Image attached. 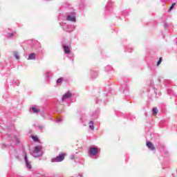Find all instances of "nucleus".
Instances as JSON below:
<instances>
[{
  "instance_id": "obj_3",
  "label": "nucleus",
  "mask_w": 177,
  "mask_h": 177,
  "mask_svg": "<svg viewBox=\"0 0 177 177\" xmlns=\"http://www.w3.org/2000/svg\"><path fill=\"white\" fill-rule=\"evenodd\" d=\"M8 140L11 143V146L15 145L16 146H19L20 145V140L17 138V137L13 134L9 136Z\"/></svg>"
},
{
  "instance_id": "obj_36",
  "label": "nucleus",
  "mask_w": 177,
  "mask_h": 177,
  "mask_svg": "<svg viewBox=\"0 0 177 177\" xmlns=\"http://www.w3.org/2000/svg\"><path fill=\"white\" fill-rule=\"evenodd\" d=\"M2 147H3V149H4V147H6V145H5V144L2 145Z\"/></svg>"
},
{
  "instance_id": "obj_12",
  "label": "nucleus",
  "mask_w": 177,
  "mask_h": 177,
  "mask_svg": "<svg viewBox=\"0 0 177 177\" xmlns=\"http://www.w3.org/2000/svg\"><path fill=\"white\" fill-rule=\"evenodd\" d=\"M16 37H17V33H16V32H8L7 34V38H15Z\"/></svg>"
},
{
  "instance_id": "obj_14",
  "label": "nucleus",
  "mask_w": 177,
  "mask_h": 177,
  "mask_svg": "<svg viewBox=\"0 0 177 177\" xmlns=\"http://www.w3.org/2000/svg\"><path fill=\"white\" fill-rule=\"evenodd\" d=\"M63 48H64V53H66V55H67V53H70L71 52L70 50V47H68V46L63 45Z\"/></svg>"
},
{
  "instance_id": "obj_9",
  "label": "nucleus",
  "mask_w": 177,
  "mask_h": 177,
  "mask_svg": "<svg viewBox=\"0 0 177 177\" xmlns=\"http://www.w3.org/2000/svg\"><path fill=\"white\" fill-rule=\"evenodd\" d=\"M129 91V87L128 86V84H124L120 86V91L122 93H125V92H128Z\"/></svg>"
},
{
  "instance_id": "obj_18",
  "label": "nucleus",
  "mask_w": 177,
  "mask_h": 177,
  "mask_svg": "<svg viewBox=\"0 0 177 177\" xmlns=\"http://www.w3.org/2000/svg\"><path fill=\"white\" fill-rule=\"evenodd\" d=\"M46 78H50L52 77V72L47 71L44 73Z\"/></svg>"
},
{
  "instance_id": "obj_11",
  "label": "nucleus",
  "mask_w": 177,
  "mask_h": 177,
  "mask_svg": "<svg viewBox=\"0 0 177 177\" xmlns=\"http://www.w3.org/2000/svg\"><path fill=\"white\" fill-rule=\"evenodd\" d=\"M30 112L32 113L33 114H39V109H38L35 106H33V107L30 109Z\"/></svg>"
},
{
  "instance_id": "obj_31",
  "label": "nucleus",
  "mask_w": 177,
  "mask_h": 177,
  "mask_svg": "<svg viewBox=\"0 0 177 177\" xmlns=\"http://www.w3.org/2000/svg\"><path fill=\"white\" fill-rule=\"evenodd\" d=\"M14 84H15V85H17V86H19V84H20V81H19V80H15V81L14 82Z\"/></svg>"
},
{
  "instance_id": "obj_7",
  "label": "nucleus",
  "mask_w": 177,
  "mask_h": 177,
  "mask_svg": "<svg viewBox=\"0 0 177 177\" xmlns=\"http://www.w3.org/2000/svg\"><path fill=\"white\" fill-rule=\"evenodd\" d=\"M72 97L73 94L71 92L68 91L62 95V102H66V100H68V99H71Z\"/></svg>"
},
{
  "instance_id": "obj_24",
  "label": "nucleus",
  "mask_w": 177,
  "mask_h": 177,
  "mask_svg": "<svg viewBox=\"0 0 177 177\" xmlns=\"http://www.w3.org/2000/svg\"><path fill=\"white\" fill-rule=\"evenodd\" d=\"M26 165L27 168H28V169H31V163H30L29 162H26Z\"/></svg>"
},
{
  "instance_id": "obj_32",
  "label": "nucleus",
  "mask_w": 177,
  "mask_h": 177,
  "mask_svg": "<svg viewBox=\"0 0 177 177\" xmlns=\"http://www.w3.org/2000/svg\"><path fill=\"white\" fill-rule=\"evenodd\" d=\"M54 121H55V122H62L63 120L62 119H57Z\"/></svg>"
},
{
  "instance_id": "obj_27",
  "label": "nucleus",
  "mask_w": 177,
  "mask_h": 177,
  "mask_svg": "<svg viewBox=\"0 0 177 177\" xmlns=\"http://www.w3.org/2000/svg\"><path fill=\"white\" fill-rule=\"evenodd\" d=\"M161 62H162V57H160L159 60L157 62V66H160V64H161Z\"/></svg>"
},
{
  "instance_id": "obj_23",
  "label": "nucleus",
  "mask_w": 177,
  "mask_h": 177,
  "mask_svg": "<svg viewBox=\"0 0 177 177\" xmlns=\"http://www.w3.org/2000/svg\"><path fill=\"white\" fill-rule=\"evenodd\" d=\"M175 5H176V3H172L169 8L168 12H171V10H172V9H174V8H175Z\"/></svg>"
},
{
  "instance_id": "obj_10",
  "label": "nucleus",
  "mask_w": 177,
  "mask_h": 177,
  "mask_svg": "<svg viewBox=\"0 0 177 177\" xmlns=\"http://www.w3.org/2000/svg\"><path fill=\"white\" fill-rule=\"evenodd\" d=\"M147 146L148 149H149L152 151L156 150V147H154L153 143H151V142H150V141H147Z\"/></svg>"
},
{
  "instance_id": "obj_15",
  "label": "nucleus",
  "mask_w": 177,
  "mask_h": 177,
  "mask_svg": "<svg viewBox=\"0 0 177 177\" xmlns=\"http://www.w3.org/2000/svg\"><path fill=\"white\" fill-rule=\"evenodd\" d=\"M67 57L70 59V60H72V62H74V53H71V51L66 54Z\"/></svg>"
},
{
  "instance_id": "obj_4",
  "label": "nucleus",
  "mask_w": 177,
  "mask_h": 177,
  "mask_svg": "<svg viewBox=\"0 0 177 177\" xmlns=\"http://www.w3.org/2000/svg\"><path fill=\"white\" fill-rule=\"evenodd\" d=\"M66 20L68 21H72L73 23H75V21H77V18H75V12H72L69 13L66 16Z\"/></svg>"
},
{
  "instance_id": "obj_37",
  "label": "nucleus",
  "mask_w": 177,
  "mask_h": 177,
  "mask_svg": "<svg viewBox=\"0 0 177 177\" xmlns=\"http://www.w3.org/2000/svg\"><path fill=\"white\" fill-rule=\"evenodd\" d=\"M95 101L97 102V103H99L100 100L96 99Z\"/></svg>"
},
{
  "instance_id": "obj_20",
  "label": "nucleus",
  "mask_w": 177,
  "mask_h": 177,
  "mask_svg": "<svg viewBox=\"0 0 177 177\" xmlns=\"http://www.w3.org/2000/svg\"><path fill=\"white\" fill-rule=\"evenodd\" d=\"M105 71H111V70H113V67H111V66H106L104 68Z\"/></svg>"
},
{
  "instance_id": "obj_2",
  "label": "nucleus",
  "mask_w": 177,
  "mask_h": 177,
  "mask_svg": "<svg viewBox=\"0 0 177 177\" xmlns=\"http://www.w3.org/2000/svg\"><path fill=\"white\" fill-rule=\"evenodd\" d=\"M100 149L96 147H93L89 149L88 151V156L89 157H95V158H97L99 156L97 154H99Z\"/></svg>"
},
{
  "instance_id": "obj_33",
  "label": "nucleus",
  "mask_w": 177,
  "mask_h": 177,
  "mask_svg": "<svg viewBox=\"0 0 177 177\" xmlns=\"http://www.w3.org/2000/svg\"><path fill=\"white\" fill-rule=\"evenodd\" d=\"M74 158H75V155H71V160H74Z\"/></svg>"
},
{
  "instance_id": "obj_8",
  "label": "nucleus",
  "mask_w": 177,
  "mask_h": 177,
  "mask_svg": "<svg viewBox=\"0 0 177 177\" xmlns=\"http://www.w3.org/2000/svg\"><path fill=\"white\" fill-rule=\"evenodd\" d=\"M112 8H113V1H111V0H109L108 3L105 7L106 12L110 13V12H111Z\"/></svg>"
},
{
  "instance_id": "obj_35",
  "label": "nucleus",
  "mask_w": 177,
  "mask_h": 177,
  "mask_svg": "<svg viewBox=\"0 0 177 177\" xmlns=\"http://www.w3.org/2000/svg\"><path fill=\"white\" fill-rule=\"evenodd\" d=\"M93 117H94V118H97L99 117V115L97 114L95 116V114L93 113Z\"/></svg>"
},
{
  "instance_id": "obj_17",
  "label": "nucleus",
  "mask_w": 177,
  "mask_h": 177,
  "mask_svg": "<svg viewBox=\"0 0 177 177\" xmlns=\"http://www.w3.org/2000/svg\"><path fill=\"white\" fill-rule=\"evenodd\" d=\"M22 156L24 157L25 162H28V158L27 157V152H26V150H23Z\"/></svg>"
},
{
  "instance_id": "obj_38",
  "label": "nucleus",
  "mask_w": 177,
  "mask_h": 177,
  "mask_svg": "<svg viewBox=\"0 0 177 177\" xmlns=\"http://www.w3.org/2000/svg\"><path fill=\"white\" fill-rule=\"evenodd\" d=\"M39 129H42V126H39Z\"/></svg>"
},
{
  "instance_id": "obj_30",
  "label": "nucleus",
  "mask_w": 177,
  "mask_h": 177,
  "mask_svg": "<svg viewBox=\"0 0 177 177\" xmlns=\"http://www.w3.org/2000/svg\"><path fill=\"white\" fill-rule=\"evenodd\" d=\"M123 16H128L129 15V12L127 10L124 11L122 13Z\"/></svg>"
},
{
  "instance_id": "obj_22",
  "label": "nucleus",
  "mask_w": 177,
  "mask_h": 177,
  "mask_svg": "<svg viewBox=\"0 0 177 177\" xmlns=\"http://www.w3.org/2000/svg\"><path fill=\"white\" fill-rule=\"evenodd\" d=\"M32 140H34V142H39V139L38 138V137H37L35 136H32Z\"/></svg>"
},
{
  "instance_id": "obj_39",
  "label": "nucleus",
  "mask_w": 177,
  "mask_h": 177,
  "mask_svg": "<svg viewBox=\"0 0 177 177\" xmlns=\"http://www.w3.org/2000/svg\"><path fill=\"white\" fill-rule=\"evenodd\" d=\"M167 82H168V84H169L171 82V81L168 80Z\"/></svg>"
},
{
  "instance_id": "obj_13",
  "label": "nucleus",
  "mask_w": 177,
  "mask_h": 177,
  "mask_svg": "<svg viewBox=\"0 0 177 177\" xmlns=\"http://www.w3.org/2000/svg\"><path fill=\"white\" fill-rule=\"evenodd\" d=\"M36 56H35V53H32L30 54H29L28 57V60H35L36 59Z\"/></svg>"
},
{
  "instance_id": "obj_5",
  "label": "nucleus",
  "mask_w": 177,
  "mask_h": 177,
  "mask_svg": "<svg viewBox=\"0 0 177 177\" xmlns=\"http://www.w3.org/2000/svg\"><path fill=\"white\" fill-rule=\"evenodd\" d=\"M64 160V154L61 153L51 160V162H62Z\"/></svg>"
},
{
  "instance_id": "obj_28",
  "label": "nucleus",
  "mask_w": 177,
  "mask_h": 177,
  "mask_svg": "<svg viewBox=\"0 0 177 177\" xmlns=\"http://www.w3.org/2000/svg\"><path fill=\"white\" fill-rule=\"evenodd\" d=\"M62 81H63V77H60L57 80L56 82H57V84H59V83L62 82Z\"/></svg>"
},
{
  "instance_id": "obj_26",
  "label": "nucleus",
  "mask_w": 177,
  "mask_h": 177,
  "mask_svg": "<svg viewBox=\"0 0 177 177\" xmlns=\"http://www.w3.org/2000/svg\"><path fill=\"white\" fill-rule=\"evenodd\" d=\"M40 115L43 118H45L46 115V113L44 112V111H41L40 113Z\"/></svg>"
},
{
  "instance_id": "obj_25",
  "label": "nucleus",
  "mask_w": 177,
  "mask_h": 177,
  "mask_svg": "<svg viewBox=\"0 0 177 177\" xmlns=\"http://www.w3.org/2000/svg\"><path fill=\"white\" fill-rule=\"evenodd\" d=\"M14 56H15V59H17V60H19L20 59V57H19V53H15L14 54Z\"/></svg>"
},
{
  "instance_id": "obj_19",
  "label": "nucleus",
  "mask_w": 177,
  "mask_h": 177,
  "mask_svg": "<svg viewBox=\"0 0 177 177\" xmlns=\"http://www.w3.org/2000/svg\"><path fill=\"white\" fill-rule=\"evenodd\" d=\"M89 128L92 131L95 130V126H93V120H91V121L89 122Z\"/></svg>"
},
{
  "instance_id": "obj_34",
  "label": "nucleus",
  "mask_w": 177,
  "mask_h": 177,
  "mask_svg": "<svg viewBox=\"0 0 177 177\" xmlns=\"http://www.w3.org/2000/svg\"><path fill=\"white\" fill-rule=\"evenodd\" d=\"M169 26V24H164V27H165V28H167V27Z\"/></svg>"
},
{
  "instance_id": "obj_16",
  "label": "nucleus",
  "mask_w": 177,
  "mask_h": 177,
  "mask_svg": "<svg viewBox=\"0 0 177 177\" xmlns=\"http://www.w3.org/2000/svg\"><path fill=\"white\" fill-rule=\"evenodd\" d=\"M91 78L93 80H95V78H96V77H97V71H91Z\"/></svg>"
},
{
  "instance_id": "obj_6",
  "label": "nucleus",
  "mask_w": 177,
  "mask_h": 177,
  "mask_svg": "<svg viewBox=\"0 0 177 177\" xmlns=\"http://www.w3.org/2000/svg\"><path fill=\"white\" fill-rule=\"evenodd\" d=\"M61 27H62V29L64 31H66V32H71L73 31V29L71 28V26H68L66 23L61 22L59 23Z\"/></svg>"
},
{
  "instance_id": "obj_21",
  "label": "nucleus",
  "mask_w": 177,
  "mask_h": 177,
  "mask_svg": "<svg viewBox=\"0 0 177 177\" xmlns=\"http://www.w3.org/2000/svg\"><path fill=\"white\" fill-rule=\"evenodd\" d=\"M158 113V109H157V108H153L152 113L153 114V115H156Z\"/></svg>"
},
{
  "instance_id": "obj_1",
  "label": "nucleus",
  "mask_w": 177,
  "mask_h": 177,
  "mask_svg": "<svg viewBox=\"0 0 177 177\" xmlns=\"http://www.w3.org/2000/svg\"><path fill=\"white\" fill-rule=\"evenodd\" d=\"M42 153V146L41 145H38L35 147L34 150L32 153V156L35 157V158H39V157H42L43 156Z\"/></svg>"
},
{
  "instance_id": "obj_29",
  "label": "nucleus",
  "mask_w": 177,
  "mask_h": 177,
  "mask_svg": "<svg viewBox=\"0 0 177 177\" xmlns=\"http://www.w3.org/2000/svg\"><path fill=\"white\" fill-rule=\"evenodd\" d=\"M126 49H127V52H129V53H131V52H132V48H129V47L127 46Z\"/></svg>"
}]
</instances>
